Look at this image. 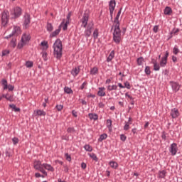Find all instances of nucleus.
Masks as SVG:
<instances>
[{
	"mask_svg": "<svg viewBox=\"0 0 182 182\" xmlns=\"http://www.w3.org/2000/svg\"><path fill=\"white\" fill-rule=\"evenodd\" d=\"M55 108L57 109V110H58V112H60L63 109V105H56Z\"/></svg>",
	"mask_w": 182,
	"mask_h": 182,
	"instance_id": "nucleus-56",
	"label": "nucleus"
},
{
	"mask_svg": "<svg viewBox=\"0 0 182 182\" xmlns=\"http://www.w3.org/2000/svg\"><path fill=\"white\" fill-rule=\"evenodd\" d=\"M130 124H132V122H125V125L124 126V130L127 132V130H129L130 129Z\"/></svg>",
	"mask_w": 182,
	"mask_h": 182,
	"instance_id": "nucleus-41",
	"label": "nucleus"
},
{
	"mask_svg": "<svg viewBox=\"0 0 182 182\" xmlns=\"http://www.w3.org/2000/svg\"><path fill=\"white\" fill-rule=\"evenodd\" d=\"M107 89L108 92H112L113 90H117V85H108L107 87Z\"/></svg>",
	"mask_w": 182,
	"mask_h": 182,
	"instance_id": "nucleus-25",
	"label": "nucleus"
},
{
	"mask_svg": "<svg viewBox=\"0 0 182 182\" xmlns=\"http://www.w3.org/2000/svg\"><path fill=\"white\" fill-rule=\"evenodd\" d=\"M11 46H12V48H15V46H16V39L13 38V39L11 41Z\"/></svg>",
	"mask_w": 182,
	"mask_h": 182,
	"instance_id": "nucleus-49",
	"label": "nucleus"
},
{
	"mask_svg": "<svg viewBox=\"0 0 182 182\" xmlns=\"http://www.w3.org/2000/svg\"><path fill=\"white\" fill-rule=\"evenodd\" d=\"M12 33L14 36L16 33V35H19L21 33V27L19 26H14L13 28Z\"/></svg>",
	"mask_w": 182,
	"mask_h": 182,
	"instance_id": "nucleus-22",
	"label": "nucleus"
},
{
	"mask_svg": "<svg viewBox=\"0 0 182 182\" xmlns=\"http://www.w3.org/2000/svg\"><path fill=\"white\" fill-rule=\"evenodd\" d=\"M46 29L48 32H52L53 31V26L50 23H47Z\"/></svg>",
	"mask_w": 182,
	"mask_h": 182,
	"instance_id": "nucleus-32",
	"label": "nucleus"
},
{
	"mask_svg": "<svg viewBox=\"0 0 182 182\" xmlns=\"http://www.w3.org/2000/svg\"><path fill=\"white\" fill-rule=\"evenodd\" d=\"M84 149L86 151H93V148L92 147V146L89 145V144H85L84 146Z\"/></svg>",
	"mask_w": 182,
	"mask_h": 182,
	"instance_id": "nucleus-33",
	"label": "nucleus"
},
{
	"mask_svg": "<svg viewBox=\"0 0 182 182\" xmlns=\"http://www.w3.org/2000/svg\"><path fill=\"white\" fill-rule=\"evenodd\" d=\"M177 151H178V147L177 146V144H171L169 147V152L171 153V156H176V154H177Z\"/></svg>",
	"mask_w": 182,
	"mask_h": 182,
	"instance_id": "nucleus-9",
	"label": "nucleus"
},
{
	"mask_svg": "<svg viewBox=\"0 0 182 182\" xmlns=\"http://www.w3.org/2000/svg\"><path fill=\"white\" fill-rule=\"evenodd\" d=\"M43 168H44V170H47V171H51V173H53V171H55V168H53L52 165L46 163L43 164Z\"/></svg>",
	"mask_w": 182,
	"mask_h": 182,
	"instance_id": "nucleus-14",
	"label": "nucleus"
},
{
	"mask_svg": "<svg viewBox=\"0 0 182 182\" xmlns=\"http://www.w3.org/2000/svg\"><path fill=\"white\" fill-rule=\"evenodd\" d=\"M168 55H169L168 51H166L165 55L162 57V58L166 59L167 60V58H168Z\"/></svg>",
	"mask_w": 182,
	"mask_h": 182,
	"instance_id": "nucleus-62",
	"label": "nucleus"
},
{
	"mask_svg": "<svg viewBox=\"0 0 182 182\" xmlns=\"http://www.w3.org/2000/svg\"><path fill=\"white\" fill-rule=\"evenodd\" d=\"M98 107L101 109H103V107H105V104H103V102H100L98 104Z\"/></svg>",
	"mask_w": 182,
	"mask_h": 182,
	"instance_id": "nucleus-63",
	"label": "nucleus"
},
{
	"mask_svg": "<svg viewBox=\"0 0 182 182\" xmlns=\"http://www.w3.org/2000/svg\"><path fill=\"white\" fill-rule=\"evenodd\" d=\"M13 144H18L19 143V139L14 137L12 139Z\"/></svg>",
	"mask_w": 182,
	"mask_h": 182,
	"instance_id": "nucleus-51",
	"label": "nucleus"
},
{
	"mask_svg": "<svg viewBox=\"0 0 182 182\" xmlns=\"http://www.w3.org/2000/svg\"><path fill=\"white\" fill-rule=\"evenodd\" d=\"M106 139H107V134H102L100 135V138L98 139V141H103V140H106Z\"/></svg>",
	"mask_w": 182,
	"mask_h": 182,
	"instance_id": "nucleus-36",
	"label": "nucleus"
},
{
	"mask_svg": "<svg viewBox=\"0 0 182 182\" xmlns=\"http://www.w3.org/2000/svg\"><path fill=\"white\" fill-rule=\"evenodd\" d=\"M54 56L57 59L62 58V41L60 39H57L53 44Z\"/></svg>",
	"mask_w": 182,
	"mask_h": 182,
	"instance_id": "nucleus-1",
	"label": "nucleus"
},
{
	"mask_svg": "<svg viewBox=\"0 0 182 182\" xmlns=\"http://www.w3.org/2000/svg\"><path fill=\"white\" fill-rule=\"evenodd\" d=\"M26 66L28 68H33V62L32 61H26Z\"/></svg>",
	"mask_w": 182,
	"mask_h": 182,
	"instance_id": "nucleus-43",
	"label": "nucleus"
},
{
	"mask_svg": "<svg viewBox=\"0 0 182 182\" xmlns=\"http://www.w3.org/2000/svg\"><path fill=\"white\" fill-rule=\"evenodd\" d=\"M97 72H99V70L97 69V68L94 67L90 70V75H96V74H97Z\"/></svg>",
	"mask_w": 182,
	"mask_h": 182,
	"instance_id": "nucleus-38",
	"label": "nucleus"
},
{
	"mask_svg": "<svg viewBox=\"0 0 182 182\" xmlns=\"http://www.w3.org/2000/svg\"><path fill=\"white\" fill-rule=\"evenodd\" d=\"M173 12V10H171V8L166 6L164 9V14L165 15H171V13Z\"/></svg>",
	"mask_w": 182,
	"mask_h": 182,
	"instance_id": "nucleus-29",
	"label": "nucleus"
},
{
	"mask_svg": "<svg viewBox=\"0 0 182 182\" xmlns=\"http://www.w3.org/2000/svg\"><path fill=\"white\" fill-rule=\"evenodd\" d=\"M11 15L12 19H16L17 18H19V16L22 15V9L18 6L15 7L14 10L11 11Z\"/></svg>",
	"mask_w": 182,
	"mask_h": 182,
	"instance_id": "nucleus-4",
	"label": "nucleus"
},
{
	"mask_svg": "<svg viewBox=\"0 0 182 182\" xmlns=\"http://www.w3.org/2000/svg\"><path fill=\"white\" fill-rule=\"evenodd\" d=\"M153 31L154 33H157V32H159V26H154Z\"/></svg>",
	"mask_w": 182,
	"mask_h": 182,
	"instance_id": "nucleus-60",
	"label": "nucleus"
},
{
	"mask_svg": "<svg viewBox=\"0 0 182 182\" xmlns=\"http://www.w3.org/2000/svg\"><path fill=\"white\" fill-rule=\"evenodd\" d=\"M9 21V13L8 11H4L1 14V24L5 26Z\"/></svg>",
	"mask_w": 182,
	"mask_h": 182,
	"instance_id": "nucleus-7",
	"label": "nucleus"
},
{
	"mask_svg": "<svg viewBox=\"0 0 182 182\" xmlns=\"http://www.w3.org/2000/svg\"><path fill=\"white\" fill-rule=\"evenodd\" d=\"M124 87H126L127 89H130L132 87L130 86V82H129L128 81L124 82Z\"/></svg>",
	"mask_w": 182,
	"mask_h": 182,
	"instance_id": "nucleus-54",
	"label": "nucleus"
},
{
	"mask_svg": "<svg viewBox=\"0 0 182 182\" xmlns=\"http://www.w3.org/2000/svg\"><path fill=\"white\" fill-rule=\"evenodd\" d=\"M167 171L166 170H162L159 171V178H165Z\"/></svg>",
	"mask_w": 182,
	"mask_h": 182,
	"instance_id": "nucleus-20",
	"label": "nucleus"
},
{
	"mask_svg": "<svg viewBox=\"0 0 182 182\" xmlns=\"http://www.w3.org/2000/svg\"><path fill=\"white\" fill-rule=\"evenodd\" d=\"M120 15H122V9H119L118 11L114 20V25H117V23H120V21H119V18H120Z\"/></svg>",
	"mask_w": 182,
	"mask_h": 182,
	"instance_id": "nucleus-19",
	"label": "nucleus"
},
{
	"mask_svg": "<svg viewBox=\"0 0 182 182\" xmlns=\"http://www.w3.org/2000/svg\"><path fill=\"white\" fill-rule=\"evenodd\" d=\"M35 112L36 113V116H45L46 114V112L42 109H37Z\"/></svg>",
	"mask_w": 182,
	"mask_h": 182,
	"instance_id": "nucleus-27",
	"label": "nucleus"
},
{
	"mask_svg": "<svg viewBox=\"0 0 182 182\" xmlns=\"http://www.w3.org/2000/svg\"><path fill=\"white\" fill-rule=\"evenodd\" d=\"M138 66H141L143 65V62H144V58L143 57H139L136 60Z\"/></svg>",
	"mask_w": 182,
	"mask_h": 182,
	"instance_id": "nucleus-34",
	"label": "nucleus"
},
{
	"mask_svg": "<svg viewBox=\"0 0 182 182\" xmlns=\"http://www.w3.org/2000/svg\"><path fill=\"white\" fill-rule=\"evenodd\" d=\"M125 97H128V99H130V100H134V98H133V97L129 95V92L125 93Z\"/></svg>",
	"mask_w": 182,
	"mask_h": 182,
	"instance_id": "nucleus-58",
	"label": "nucleus"
},
{
	"mask_svg": "<svg viewBox=\"0 0 182 182\" xmlns=\"http://www.w3.org/2000/svg\"><path fill=\"white\" fill-rule=\"evenodd\" d=\"M87 86V82H84L81 85V86L80 87V89L81 90H83V89H86Z\"/></svg>",
	"mask_w": 182,
	"mask_h": 182,
	"instance_id": "nucleus-47",
	"label": "nucleus"
},
{
	"mask_svg": "<svg viewBox=\"0 0 182 182\" xmlns=\"http://www.w3.org/2000/svg\"><path fill=\"white\" fill-rule=\"evenodd\" d=\"M180 32V29L178 28H173L172 31L171 32V35H176V33H178Z\"/></svg>",
	"mask_w": 182,
	"mask_h": 182,
	"instance_id": "nucleus-45",
	"label": "nucleus"
},
{
	"mask_svg": "<svg viewBox=\"0 0 182 182\" xmlns=\"http://www.w3.org/2000/svg\"><path fill=\"white\" fill-rule=\"evenodd\" d=\"M145 73L147 75H149L151 74V70H150V66H146L144 70Z\"/></svg>",
	"mask_w": 182,
	"mask_h": 182,
	"instance_id": "nucleus-42",
	"label": "nucleus"
},
{
	"mask_svg": "<svg viewBox=\"0 0 182 182\" xmlns=\"http://www.w3.org/2000/svg\"><path fill=\"white\" fill-rule=\"evenodd\" d=\"M2 85L4 86V90H6L8 89V81L6 80H2Z\"/></svg>",
	"mask_w": 182,
	"mask_h": 182,
	"instance_id": "nucleus-37",
	"label": "nucleus"
},
{
	"mask_svg": "<svg viewBox=\"0 0 182 182\" xmlns=\"http://www.w3.org/2000/svg\"><path fill=\"white\" fill-rule=\"evenodd\" d=\"M33 167L35 170H38V171H40L44 176H48V172H46V170L43 168V164H42L41 161H35L33 163Z\"/></svg>",
	"mask_w": 182,
	"mask_h": 182,
	"instance_id": "nucleus-3",
	"label": "nucleus"
},
{
	"mask_svg": "<svg viewBox=\"0 0 182 182\" xmlns=\"http://www.w3.org/2000/svg\"><path fill=\"white\" fill-rule=\"evenodd\" d=\"M109 164L112 168H114V170H116V168L119 167V164L114 161H109Z\"/></svg>",
	"mask_w": 182,
	"mask_h": 182,
	"instance_id": "nucleus-21",
	"label": "nucleus"
},
{
	"mask_svg": "<svg viewBox=\"0 0 182 182\" xmlns=\"http://www.w3.org/2000/svg\"><path fill=\"white\" fill-rule=\"evenodd\" d=\"M113 58H114V50L111 51V53H109L107 58V62H112Z\"/></svg>",
	"mask_w": 182,
	"mask_h": 182,
	"instance_id": "nucleus-24",
	"label": "nucleus"
},
{
	"mask_svg": "<svg viewBox=\"0 0 182 182\" xmlns=\"http://www.w3.org/2000/svg\"><path fill=\"white\" fill-rule=\"evenodd\" d=\"M64 92L65 93H67V95H71L72 93H73V90H72V88L69 87H65Z\"/></svg>",
	"mask_w": 182,
	"mask_h": 182,
	"instance_id": "nucleus-30",
	"label": "nucleus"
},
{
	"mask_svg": "<svg viewBox=\"0 0 182 182\" xmlns=\"http://www.w3.org/2000/svg\"><path fill=\"white\" fill-rule=\"evenodd\" d=\"M115 8H116V1L111 0L109 4V11L111 19H113V12H114Z\"/></svg>",
	"mask_w": 182,
	"mask_h": 182,
	"instance_id": "nucleus-8",
	"label": "nucleus"
},
{
	"mask_svg": "<svg viewBox=\"0 0 182 182\" xmlns=\"http://www.w3.org/2000/svg\"><path fill=\"white\" fill-rule=\"evenodd\" d=\"M9 90L12 91L14 89H15V87H14L12 85H9L8 88Z\"/></svg>",
	"mask_w": 182,
	"mask_h": 182,
	"instance_id": "nucleus-61",
	"label": "nucleus"
},
{
	"mask_svg": "<svg viewBox=\"0 0 182 182\" xmlns=\"http://www.w3.org/2000/svg\"><path fill=\"white\" fill-rule=\"evenodd\" d=\"M173 55H178L180 53V49L177 46H175L173 48Z\"/></svg>",
	"mask_w": 182,
	"mask_h": 182,
	"instance_id": "nucleus-35",
	"label": "nucleus"
},
{
	"mask_svg": "<svg viewBox=\"0 0 182 182\" xmlns=\"http://www.w3.org/2000/svg\"><path fill=\"white\" fill-rule=\"evenodd\" d=\"M106 88L105 87H100L98 88V92H97V96H100V97H103L106 96Z\"/></svg>",
	"mask_w": 182,
	"mask_h": 182,
	"instance_id": "nucleus-15",
	"label": "nucleus"
},
{
	"mask_svg": "<svg viewBox=\"0 0 182 182\" xmlns=\"http://www.w3.org/2000/svg\"><path fill=\"white\" fill-rule=\"evenodd\" d=\"M42 58H43V60H45L46 62V60H48V53L46 52H43Z\"/></svg>",
	"mask_w": 182,
	"mask_h": 182,
	"instance_id": "nucleus-46",
	"label": "nucleus"
},
{
	"mask_svg": "<svg viewBox=\"0 0 182 182\" xmlns=\"http://www.w3.org/2000/svg\"><path fill=\"white\" fill-rule=\"evenodd\" d=\"M6 55H9V50H3L1 56H6Z\"/></svg>",
	"mask_w": 182,
	"mask_h": 182,
	"instance_id": "nucleus-55",
	"label": "nucleus"
},
{
	"mask_svg": "<svg viewBox=\"0 0 182 182\" xmlns=\"http://www.w3.org/2000/svg\"><path fill=\"white\" fill-rule=\"evenodd\" d=\"M28 43L23 41V40L21 39V41L18 43L17 48L18 49H22L23 46H25Z\"/></svg>",
	"mask_w": 182,
	"mask_h": 182,
	"instance_id": "nucleus-26",
	"label": "nucleus"
},
{
	"mask_svg": "<svg viewBox=\"0 0 182 182\" xmlns=\"http://www.w3.org/2000/svg\"><path fill=\"white\" fill-rule=\"evenodd\" d=\"M80 73V68H79V67H75V68H73L71 70V75L74 77H76V76H77Z\"/></svg>",
	"mask_w": 182,
	"mask_h": 182,
	"instance_id": "nucleus-16",
	"label": "nucleus"
},
{
	"mask_svg": "<svg viewBox=\"0 0 182 182\" xmlns=\"http://www.w3.org/2000/svg\"><path fill=\"white\" fill-rule=\"evenodd\" d=\"M87 166L86 164H85V162H82L81 164V168H83V170H85V168H86Z\"/></svg>",
	"mask_w": 182,
	"mask_h": 182,
	"instance_id": "nucleus-64",
	"label": "nucleus"
},
{
	"mask_svg": "<svg viewBox=\"0 0 182 182\" xmlns=\"http://www.w3.org/2000/svg\"><path fill=\"white\" fill-rule=\"evenodd\" d=\"M31 23V16L28 14H25L24 15V23L23 28L24 29H28Z\"/></svg>",
	"mask_w": 182,
	"mask_h": 182,
	"instance_id": "nucleus-10",
	"label": "nucleus"
},
{
	"mask_svg": "<svg viewBox=\"0 0 182 182\" xmlns=\"http://www.w3.org/2000/svg\"><path fill=\"white\" fill-rule=\"evenodd\" d=\"M62 25H63V22L60 23V25L58 26V28L56 29L55 31L52 32L50 34V38H55V36H58L59 33H60V31L62 29Z\"/></svg>",
	"mask_w": 182,
	"mask_h": 182,
	"instance_id": "nucleus-11",
	"label": "nucleus"
},
{
	"mask_svg": "<svg viewBox=\"0 0 182 182\" xmlns=\"http://www.w3.org/2000/svg\"><path fill=\"white\" fill-rule=\"evenodd\" d=\"M120 139H121L122 141H126V139H127V137H126L124 134H121Z\"/></svg>",
	"mask_w": 182,
	"mask_h": 182,
	"instance_id": "nucleus-59",
	"label": "nucleus"
},
{
	"mask_svg": "<svg viewBox=\"0 0 182 182\" xmlns=\"http://www.w3.org/2000/svg\"><path fill=\"white\" fill-rule=\"evenodd\" d=\"M68 133H75V128L74 127H69L67 129Z\"/></svg>",
	"mask_w": 182,
	"mask_h": 182,
	"instance_id": "nucleus-53",
	"label": "nucleus"
},
{
	"mask_svg": "<svg viewBox=\"0 0 182 182\" xmlns=\"http://www.w3.org/2000/svg\"><path fill=\"white\" fill-rule=\"evenodd\" d=\"M65 157L68 161H72V157L70 156V155H69V154H65Z\"/></svg>",
	"mask_w": 182,
	"mask_h": 182,
	"instance_id": "nucleus-48",
	"label": "nucleus"
},
{
	"mask_svg": "<svg viewBox=\"0 0 182 182\" xmlns=\"http://www.w3.org/2000/svg\"><path fill=\"white\" fill-rule=\"evenodd\" d=\"M82 28H86L87 26V22H89V14L85 13L80 19Z\"/></svg>",
	"mask_w": 182,
	"mask_h": 182,
	"instance_id": "nucleus-5",
	"label": "nucleus"
},
{
	"mask_svg": "<svg viewBox=\"0 0 182 182\" xmlns=\"http://www.w3.org/2000/svg\"><path fill=\"white\" fill-rule=\"evenodd\" d=\"M113 41L115 43H120L122 41V31L120 30V23L114 24Z\"/></svg>",
	"mask_w": 182,
	"mask_h": 182,
	"instance_id": "nucleus-2",
	"label": "nucleus"
},
{
	"mask_svg": "<svg viewBox=\"0 0 182 182\" xmlns=\"http://www.w3.org/2000/svg\"><path fill=\"white\" fill-rule=\"evenodd\" d=\"M159 65L161 68H165L166 65H167V60L166 58H161Z\"/></svg>",
	"mask_w": 182,
	"mask_h": 182,
	"instance_id": "nucleus-28",
	"label": "nucleus"
},
{
	"mask_svg": "<svg viewBox=\"0 0 182 182\" xmlns=\"http://www.w3.org/2000/svg\"><path fill=\"white\" fill-rule=\"evenodd\" d=\"M63 23L61 26H63V31H66L68 29V24L69 23V21H66L65 23V19L63 20Z\"/></svg>",
	"mask_w": 182,
	"mask_h": 182,
	"instance_id": "nucleus-31",
	"label": "nucleus"
},
{
	"mask_svg": "<svg viewBox=\"0 0 182 182\" xmlns=\"http://www.w3.org/2000/svg\"><path fill=\"white\" fill-rule=\"evenodd\" d=\"M21 40L28 43L31 41V36L29 33H23L21 36Z\"/></svg>",
	"mask_w": 182,
	"mask_h": 182,
	"instance_id": "nucleus-18",
	"label": "nucleus"
},
{
	"mask_svg": "<svg viewBox=\"0 0 182 182\" xmlns=\"http://www.w3.org/2000/svg\"><path fill=\"white\" fill-rule=\"evenodd\" d=\"M170 114L172 119H177L180 116V112L177 108H173L171 110Z\"/></svg>",
	"mask_w": 182,
	"mask_h": 182,
	"instance_id": "nucleus-12",
	"label": "nucleus"
},
{
	"mask_svg": "<svg viewBox=\"0 0 182 182\" xmlns=\"http://www.w3.org/2000/svg\"><path fill=\"white\" fill-rule=\"evenodd\" d=\"M88 117L90 120H97L99 119L97 114L89 113Z\"/></svg>",
	"mask_w": 182,
	"mask_h": 182,
	"instance_id": "nucleus-23",
	"label": "nucleus"
},
{
	"mask_svg": "<svg viewBox=\"0 0 182 182\" xmlns=\"http://www.w3.org/2000/svg\"><path fill=\"white\" fill-rule=\"evenodd\" d=\"M170 84L172 87V90H173V92H178V90H180V84H178V82L171 81Z\"/></svg>",
	"mask_w": 182,
	"mask_h": 182,
	"instance_id": "nucleus-13",
	"label": "nucleus"
},
{
	"mask_svg": "<svg viewBox=\"0 0 182 182\" xmlns=\"http://www.w3.org/2000/svg\"><path fill=\"white\" fill-rule=\"evenodd\" d=\"M6 100H9V102H14V97L12 95H8Z\"/></svg>",
	"mask_w": 182,
	"mask_h": 182,
	"instance_id": "nucleus-57",
	"label": "nucleus"
},
{
	"mask_svg": "<svg viewBox=\"0 0 182 182\" xmlns=\"http://www.w3.org/2000/svg\"><path fill=\"white\" fill-rule=\"evenodd\" d=\"M151 63L154 65V70H155V72H159L161 65L157 63V60L152 59Z\"/></svg>",
	"mask_w": 182,
	"mask_h": 182,
	"instance_id": "nucleus-17",
	"label": "nucleus"
},
{
	"mask_svg": "<svg viewBox=\"0 0 182 182\" xmlns=\"http://www.w3.org/2000/svg\"><path fill=\"white\" fill-rule=\"evenodd\" d=\"M41 46L44 47V49H48V43L46 41H42L41 43Z\"/></svg>",
	"mask_w": 182,
	"mask_h": 182,
	"instance_id": "nucleus-50",
	"label": "nucleus"
},
{
	"mask_svg": "<svg viewBox=\"0 0 182 182\" xmlns=\"http://www.w3.org/2000/svg\"><path fill=\"white\" fill-rule=\"evenodd\" d=\"M107 127L109 131H112V119L107 120Z\"/></svg>",
	"mask_w": 182,
	"mask_h": 182,
	"instance_id": "nucleus-39",
	"label": "nucleus"
},
{
	"mask_svg": "<svg viewBox=\"0 0 182 182\" xmlns=\"http://www.w3.org/2000/svg\"><path fill=\"white\" fill-rule=\"evenodd\" d=\"M97 36H99V31L97 29H95L93 32L94 39H97Z\"/></svg>",
	"mask_w": 182,
	"mask_h": 182,
	"instance_id": "nucleus-44",
	"label": "nucleus"
},
{
	"mask_svg": "<svg viewBox=\"0 0 182 182\" xmlns=\"http://www.w3.org/2000/svg\"><path fill=\"white\" fill-rule=\"evenodd\" d=\"M90 157L92 159L95 161H98L99 159L97 158V156H96L95 154H89Z\"/></svg>",
	"mask_w": 182,
	"mask_h": 182,
	"instance_id": "nucleus-40",
	"label": "nucleus"
},
{
	"mask_svg": "<svg viewBox=\"0 0 182 182\" xmlns=\"http://www.w3.org/2000/svg\"><path fill=\"white\" fill-rule=\"evenodd\" d=\"M161 139H163V140H167V134H166V132H162Z\"/></svg>",
	"mask_w": 182,
	"mask_h": 182,
	"instance_id": "nucleus-52",
	"label": "nucleus"
},
{
	"mask_svg": "<svg viewBox=\"0 0 182 182\" xmlns=\"http://www.w3.org/2000/svg\"><path fill=\"white\" fill-rule=\"evenodd\" d=\"M92 29H93V23H89L84 31V36L87 38H87H90V36L92 35Z\"/></svg>",
	"mask_w": 182,
	"mask_h": 182,
	"instance_id": "nucleus-6",
	"label": "nucleus"
}]
</instances>
